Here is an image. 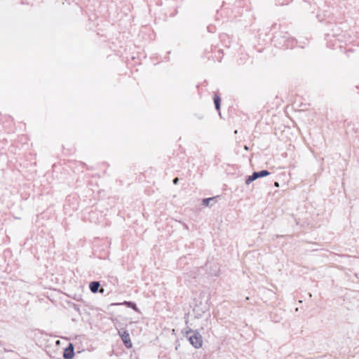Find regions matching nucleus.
I'll return each instance as SVG.
<instances>
[{
  "mask_svg": "<svg viewBox=\"0 0 359 359\" xmlns=\"http://www.w3.org/2000/svg\"><path fill=\"white\" fill-rule=\"evenodd\" d=\"M72 307H73V309H74L76 311H77V312L79 313V315H81V311H80V308H79V305H77V304H74H74H72Z\"/></svg>",
  "mask_w": 359,
  "mask_h": 359,
  "instance_id": "f8f14e48",
  "label": "nucleus"
},
{
  "mask_svg": "<svg viewBox=\"0 0 359 359\" xmlns=\"http://www.w3.org/2000/svg\"><path fill=\"white\" fill-rule=\"evenodd\" d=\"M272 41L275 46L279 48H293L297 44V40L291 37L287 32H277L273 37Z\"/></svg>",
  "mask_w": 359,
  "mask_h": 359,
  "instance_id": "f257e3e1",
  "label": "nucleus"
},
{
  "mask_svg": "<svg viewBox=\"0 0 359 359\" xmlns=\"http://www.w3.org/2000/svg\"><path fill=\"white\" fill-rule=\"evenodd\" d=\"M213 100H214V104H215L216 110L219 111L220 107H221V101H222L220 96L218 94L215 93L214 95Z\"/></svg>",
  "mask_w": 359,
  "mask_h": 359,
  "instance_id": "6e6552de",
  "label": "nucleus"
},
{
  "mask_svg": "<svg viewBox=\"0 0 359 359\" xmlns=\"http://www.w3.org/2000/svg\"><path fill=\"white\" fill-rule=\"evenodd\" d=\"M215 197L205 198L202 201V205H204V206L212 205V204H210V203L212 201H215Z\"/></svg>",
  "mask_w": 359,
  "mask_h": 359,
  "instance_id": "9d476101",
  "label": "nucleus"
},
{
  "mask_svg": "<svg viewBox=\"0 0 359 359\" xmlns=\"http://www.w3.org/2000/svg\"><path fill=\"white\" fill-rule=\"evenodd\" d=\"M275 186H276V187H279V184H278V182H275Z\"/></svg>",
  "mask_w": 359,
  "mask_h": 359,
  "instance_id": "2eb2a0df",
  "label": "nucleus"
},
{
  "mask_svg": "<svg viewBox=\"0 0 359 359\" xmlns=\"http://www.w3.org/2000/svg\"><path fill=\"white\" fill-rule=\"evenodd\" d=\"M179 182V178L178 177H175L173 180H172V182L174 184H177Z\"/></svg>",
  "mask_w": 359,
  "mask_h": 359,
  "instance_id": "ddd939ff",
  "label": "nucleus"
},
{
  "mask_svg": "<svg viewBox=\"0 0 359 359\" xmlns=\"http://www.w3.org/2000/svg\"><path fill=\"white\" fill-rule=\"evenodd\" d=\"M186 337H187L189 343L195 348H199L203 345L202 335L198 330H194L191 328L186 331Z\"/></svg>",
  "mask_w": 359,
  "mask_h": 359,
  "instance_id": "f03ea898",
  "label": "nucleus"
},
{
  "mask_svg": "<svg viewBox=\"0 0 359 359\" xmlns=\"http://www.w3.org/2000/svg\"><path fill=\"white\" fill-rule=\"evenodd\" d=\"M74 355V346L70 342L68 344L67 346L64 348L63 358L65 359H72Z\"/></svg>",
  "mask_w": 359,
  "mask_h": 359,
  "instance_id": "20e7f679",
  "label": "nucleus"
},
{
  "mask_svg": "<svg viewBox=\"0 0 359 359\" xmlns=\"http://www.w3.org/2000/svg\"><path fill=\"white\" fill-rule=\"evenodd\" d=\"M100 287V283L99 281H92L89 283V289L91 292L95 294L98 292L103 294L104 292V290L102 288L100 290H99Z\"/></svg>",
  "mask_w": 359,
  "mask_h": 359,
  "instance_id": "423d86ee",
  "label": "nucleus"
},
{
  "mask_svg": "<svg viewBox=\"0 0 359 359\" xmlns=\"http://www.w3.org/2000/svg\"><path fill=\"white\" fill-rule=\"evenodd\" d=\"M245 149L248 150V147L247 146H245Z\"/></svg>",
  "mask_w": 359,
  "mask_h": 359,
  "instance_id": "dca6fc26",
  "label": "nucleus"
},
{
  "mask_svg": "<svg viewBox=\"0 0 359 359\" xmlns=\"http://www.w3.org/2000/svg\"><path fill=\"white\" fill-rule=\"evenodd\" d=\"M256 180L253 173L251 175H249L246 180H245V184L247 185H249L250 183H252L253 181Z\"/></svg>",
  "mask_w": 359,
  "mask_h": 359,
  "instance_id": "9b49d317",
  "label": "nucleus"
},
{
  "mask_svg": "<svg viewBox=\"0 0 359 359\" xmlns=\"http://www.w3.org/2000/svg\"><path fill=\"white\" fill-rule=\"evenodd\" d=\"M123 304L126 305L128 308L133 309L134 311H135L137 312H140L136 304L133 302L124 301Z\"/></svg>",
  "mask_w": 359,
  "mask_h": 359,
  "instance_id": "1a4fd4ad",
  "label": "nucleus"
},
{
  "mask_svg": "<svg viewBox=\"0 0 359 359\" xmlns=\"http://www.w3.org/2000/svg\"><path fill=\"white\" fill-rule=\"evenodd\" d=\"M208 310L206 306H202L201 305H196L194 308L193 311L196 318H201L203 317L204 313Z\"/></svg>",
  "mask_w": 359,
  "mask_h": 359,
  "instance_id": "39448f33",
  "label": "nucleus"
},
{
  "mask_svg": "<svg viewBox=\"0 0 359 359\" xmlns=\"http://www.w3.org/2000/svg\"><path fill=\"white\" fill-rule=\"evenodd\" d=\"M252 173H253V175H254V176H255L256 180H257L258 178H261V177H264L269 176L270 175V172L268 171L267 170H259V171H254Z\"/></svg>",
  "mask_w": 359,
  "mask_h": 359,
  "instance_id": "0eeeda50",
  "label": "nucleus"
},
{
  "mask_svg": "<svg viewBox=\"0 0 359 359\" xmlns=\"http://www.w3.org/2000/svg\"><path fill=\"white\" fill-rule=\"evenodd\" d=\"M278 25L276 23H273L271 26V30L273 29H276V27H277Z\"/></svg>",
  "mask_w": 359,
  "mask_h": 359,
  "instance_id": "4468645a",
  "label": "nucleus"
},
{
  "mask_svg": "<svg viewBox=\"0 0 359 359\" xmlns=\"http://www.w3.org/2000/svg\"><path fill=\"white\" fill-rule=\"evenodd\" d=\"M118 335L121 338L123 343L126 348H130L133 346L128 330H118Z\"/></svg>",
  "mask_w": 359,
  "mask_h": 359,
  "instance_id": "7ed1b4c3",
  "label": "nucleus"
}]
</instances>
